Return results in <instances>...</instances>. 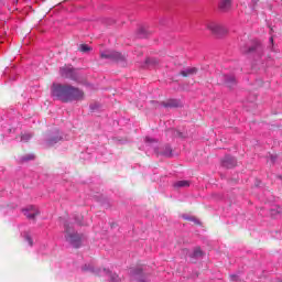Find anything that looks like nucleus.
<instances>
[{"mask_svg": "<svg viewBox=\"0 0 282 282\" xmlns=\"http://www.w3.org/2000/svg\"><path fill=\"white\" fill-rule=\"evenodd\" d=\"M52 96L62 102H74V100H83L85 98V91L67 84H53Z\"/></svg>", "mask_w": 282, "mask_h": 282, "instance_id": "nucleus-1", "label": "nucleus"}, {"mask_svg": "<svg viewBox=\"0 0 282 282\" xmlns=\"http://www.w3.org/2000/svg\"><path fill=\"white\" fill-rule=\"evenodd\" d=\"M206 30H208L214 36H226L228 34V28L215 22L208 21L205 23Z\"/></svg>", "mask_w": 282, "mask_h": 282, "instance_id": "nucleus-2", "label": "nucleus"}, {"mask_svg": "<svg viewBox=\"0 0 282 282\" xmlns=\"http://www.w3.org/2000/svg\"><path fill=\"white\" fill-rule=\"evenodd\" d=\"M65 232L66 241H68V243H72L74 248H80L83 236L79 235L78 232H74L68 225L65 226Z\"/></svg>", "mask_w": 282, "mask_h": 282, "instance_id": "nucleus-3", "label": "nucleus"}, {"mask_svg": "<svg viewBox=\"0 0 282 282\" xmlns=\"http://www.w3.org/2000/svg\"><path fill=\"white\" fill-rule=\"evenodd\" d=\"M101 58H108L109 61H115V63H124L127 61V54L120 53L118 51H106L100 54Z\"/></svg>", "mask_w": 282, "mask_h": 282, "instance_id": "nucleus-4", "label": "nucleus"}, {"mask_svg": "<svg viewBox=\"0 0 282 282\" xmlns=\"http://www.w3.org/2000/svg\"><path fill=\"white\" fill-rule=\"evenodd\" d=\"M62 78H68L69 80H78V75L76 70L72 67L64 66L59 69Z\"/></svg>", "mask_w": 282, "mask_h": 282, "instance_id": "nucleus-5", "label": "nucleus"}, {"mask_svg": "<svg viewBox=\"0 0 282 282\" xmlns=\"http://www.w3.org/2000/svg\"><path fill=\"white\" fill-rule=\"evenodd\" d=\"M221 80H224L225 85L229 87V89H232L235 85H237V79L235 76H228V75H223L220 76Z\"/></svg>", "mask_w": 282, "mask_h": 282, "instance_id": "nucleus-6", "label": "nucleus"}, {"mask_svg": "<svg viewBox=\"0 0 282 282\" xmlns=\"http://www.w3.org/2000/svg\"><path fill=\"white\" fill-rule=\"evenodd\" d=\"M223 166H225V169H235V166H237V159L232 156H225L223 160Z\"/></svg>", "mask_w": 282, "mask_h": 282, "instance_id": "nucleus-7", "label": "nucleus"}, {"mask_svg": "<svg viewBox=\"0 0 282 282\" xmlns=\"http://www.w3.org/2000/svg\"><path fill=\"white\" fill-rule=\"evenodd\" d=\"M197 72H199L197 67H188L185 70H182L180 75L183 76V78H188L191 76L197 75Z\"/></svg>", "mask_w": 282, "mask_h": 282, "instance_id": "nucleus-8", "label": "nucleus"}, {"mask_svg": "<svg viewBox=\"0 0 282 282\" xmlns=\"http://www.w3.org/2000/svg\"><path fill=\"white\" fill-rule=\"evenodd\" d=\"M162 106L165 108H177V107H182V102L177 99H169L167 101H163Z\"/></svg>", "mask_w": 282, "mask_h": 282, "instance_id": "nucleus-9", "label": "nucleus"}, {"mask_svg": "<svg viewBox=\"0 0 282 282\" xmlns=\"http://www.w3.org/2000/svg\"><path fill=\"white\" fill-rule=\"evenodd\" d=\"M231 6H232L231 0H220V9L221 10H230Z\"/></svg>", "mask_w": 282, "mask_h": 282, "instance_id": "nucleus-10", "label": "nucleus"}, {"mask_svg": "<svg viewBox=\"0 0 282 282\" xmlns=\"http://www.w3.org/2000/svg\"><path fill=\"white\" fill-rule=\"evenodd\" d=\"M25 217H28V219H35L39 215V212L34 210V212H30L28 209L23 210Z\"/></svg>", "mask_w": 282, "mask_h": 282, "instance_id": "nucleus-11", "label": "nucleus"}, {"mask_svg": "<svg viewBox=\"0 0 282 282\" xmlns=\"http://www.w3.org/2000/svg\"><path fill=\"white\" fill-rule=\"evenodd\" d=\"M192 257H194L195 259H199L200 257H204V251H202V248L196 247Z\"/></svg>", "mask_w": 282, "mask_h": 282, "instance_id": "nucleus-12", "label": "nucleus"}, {"mask_svg": "<svg viewBox=\"0 0 282 282\" xmlns=\"http://www.w3.org/2000/svg\"><path fill=\"white\" fill-rule=\"evenodd\" d=\"M174 186H176L177 188H186L191 186V183H188V181H178L174 184Z\"/></svg>", "mask_w": 282, "mask_h": 282, "instance_id": "nucleus-13", "label": "nucleus"}, {"mask_svg": "<svg viewBox=\"0 0 282 282\" xmlns=\"http://www.w3.org/2000/svg\"><path fill=\"white\" fill-rule=\"evenodd\" d=\"M163 155H165V158H171L173 155V149H171L170 145H165Z\"/></svg>", "mask_w": 282, "mask_h": 282, "instance_id": "nucleus-14", "label": "nucleus"}, {"mask_svg": "<svg viewBox=\"0 0 282 282\" xmlns=\"http://www.w3.org/2000/svg\"><path fill=\"white\" fill-rule=\"evenodd\" d=\"M78 50H79V52H83L84 54L87 52H91V47L87 44H80Z\"/></svg>", "mask_w": 282, "mask_h": 282, "instance_id": "nucleus-15", "label": "nucleus"}, {"mask_svg": "<svg viewBox=\"0 0 282 282\" xmlns=\"http://www.w3.org/2000/svg\"><path fill=\"white\" fill-rule=\"evenodd\" d=\"M61 140H62V138L59 135H56L48 140V144H50V147H53V144H56V142H61Z\"/></svg>", "mask_w": 282, "mask_h": 282, "instance_id": "nucleus-16", "label": "nucleus"}, {"mask_svg": "<svg viewBox=\"0 0 282 282\" xmlns=\"http://www.w3.org/2000/svg\"><path fill=\"white\" fill-rule=\"evenodd\" d=\"M138 36L139 39H147V30L144 28L139 29Z\"/></svg>", "mask_w": 282, "mask_h": 282, "instance_id": "nucleus-17", "label": "nucleus"}, {"mask_svg": "<svg viewBox=\"0 0 282 282\" xmlns=\"http://www.w3.org/2000/svg\"><path fill=\"white\" fill-rule=\"evenodd\" d=\"M30 138H32V135H30V134H22L21 135V141L22 142H28V140H30Z\"/></svg>", "mask_w": 282, "mask_h": 282, "instance_id": "nucleus-18", "label": "nucleus"}, {"mask_svg": "<svg viewBox=\"0 0 282 282\" xmlns=\"http://www.w3.org/2000/svg\"><path fill=\"white\" fill-rule=\"evenodd\" d=\"M25 241H28L29 246H34V241L32 240V237H30V235L25 236Z\"/></svg>", "mask_w": 282, "mask_h": 282, "instance_id": "nucleus-19", "label": "nucleus"}, {"mask_svg": "<svg viewBox=\"0 0 282 282\" xmlns=\"http://www.w3.org/2000/svg\"><path fill=\"white\" fill-rule=\"evenodd\" d=\"M132 274H134V276L140 275V274H142V271H141V269H137V270L132 271Z\"/></svg>", "mask_w": 282, "mask_h": 282, "instance_id": "nucleus-20", "label": "nucleus"}, {"mask_svg": "<svg viewBox=\"0 0 282 282\" xmlns=\"http://www.w3.org/2000/svg\"><path fill=\"white\" fill-rule=\"evenodd\" d=\"M151 63H153V65H158V59H151Z\"/></svg>", "mask_w": 282, "mask_h": 282, "instance_id": "nucleus-21", "label": "nucleus"}, {"mask_svg": "<svg viewBox=\"0 0 282 282\" xmlns=\"http://www.w3.org/2000/svg\"><path fill=\"white\" fill-rule=\"evenodd\" d=\"M278 213H279V215H282V209H279Z\"/></svg>", "mask_w": 282, "mask_h": 282, "instance_id": "nucleus-22", "label": "nucleus"}, {"mask_svg": "<svg viewBox=\"0 0 282 282\" xmlns=\"http://www.w3.org/2000/svg\"><path fill=\"white\" fill-rule=\"evenodd\" d=\"M249 52H254V48H249Z\"/></svg>", "mask_w": 282, "mask_h": 282, "instance_id": "nucleus-23", "label": "nucleus"}, {"mask_svg": "<svg viewBox=\"0 0 282 282\" xmlns=\"http://www.w3.org/2000/svg\"><path fill=\"white\" fill-rule=\"evenodd\" d=\"M270 41H271V43L274 41V39L273 37H270Z\"/></svg>", "mask_w": 282, "mask_h": 282, "instance_id": "nucleus-24", "label": "nucleus"}]
</instances>
